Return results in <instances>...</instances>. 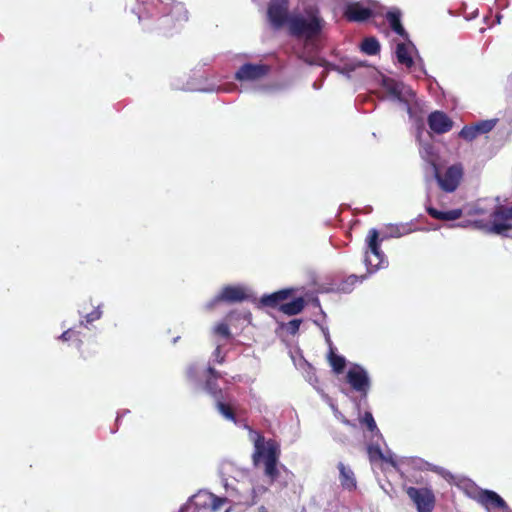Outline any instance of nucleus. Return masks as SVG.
Returning a JSON list of instances; mask_svg holds the SVG:
<instances>
[{"label": "nucleus", "instance_id": "ea45409f", "mask_svg": "<svg viewBox=\"0 0 512 512\" xmlns=\"http://www.w3.org/2000/svg\"><path fill=\"white\" fill-rule=\"evenodd\" d=\"M186 373H187V377H188L189 379H194V378L196 377V373H197V371H196V368H195L194 366H191V367H189V368L187 369V372H186Z\"/></svg>", "mask_w": 512, "mask_h": 512}, {"label": "nucleus", "instance_id": "79ce46f5", "mask_svg": "<svg viewBox=\"0 0 512 512\" xmlns=\"http://www.w3.org/2000/svg\"><path fill=\"white\" fill-rule=\"evenodd\" d=\"M87 344L90 345V346H93L94 342L90 338H88Z\"/></svg>", "mask_w": 512, "mask_h": 512}, {"label": "nucleus", "instance_id": "5701e85b", "mask_svg": "<svg viewBox=\"0 0 512 512\" xmlns=\"http://www.w3.org/2000/svg\"><path fill=\"white\" fill-rule=\"evenodd\" d=\"M361 50L367 55H377L380 52L379 41L375 37H366L361 43Z\"/></svg>", "mask_w": 512, "mask_h": 512}, {"label": "nucleus", "instance_id": "a878e982", "mask_svg": "<svg viewBox=\"0 0 512 512\" xmlns=\"http://www.w3.org/2000/svg\"><path fill=\"white\" fill-rule=\"evenodd\" d=\"M218 380L206 379L204 383L205 391L211 395L215 401L219 398H223V390L219 387Z\"/></svg>", "mask_w": 512, "mask_h": 512}, {"label": "nucleus", "instance_id": "aec40b11", "mask_svg": "<svg viewBox=\"0 0 512 512\" xmlns=\"http://www.w3.org/2000/svg\"><path fill=\"white\" fill-rule=\"evenodd\" d=\"M306 302L303 297H298L288 303L280 305L279 310L289 316L297 315L303 311Z\"/></svg>", "mask_w": 512, "mask_h": 512}, {"label": "nucleus", "instance_id": "412c9836", "mask_svg": "<svg viewBox=\"0 0 512 512\" xmlns=\"http://www.w3.org/2000/svg\"><path fill=\"white\" fill-rule=\"evenodd\" d=\"M396 58L400 64L405 65L407 68H411L414 65V60L411 57L408 47L405 43L397 44Z\"/></svg>", "mask_w": 512, "mask_h": 512}, {"label": "nucleus", "instance_id": "1a4fd4ad", "mask_svg": "<svg viewBox=\"0 0 512 512\" xmlns=\"http://www.w3.org/2000/svg\"><path fill=\"white\" fill-rule=\"evenodd\" d=\"M347 383L362 397H366L370 389V380L367 372L359 365H354L346 374Z\"/></svg>", "mask_w": 512, "mask_h": 512}, {"label": "nucleus", "instance_id": "9d476101", "mask_svg": "<svg viewBox=\"0 0 512 512\" xmlns=\"http://www.w3.org/2000/svg\"><path fill=\"white\" fill-rule=\"evenodd\" d=\"M247 299L245 290L240 286H225L221 293L217 295L209 304L208 308L212 309L219 302L237 303Z\"/></svg>", "mask_w": 512, "mask_h": 512}, {"label": "nucleus", "instance_id": "bb28decb", "mask_svg": "<svg viewBox=\"0 0 512 512\" xmlns=\"http://www.w3.org/2000/svg\"><path fill=\"white\" fill-rule=\"evenodd\" d=\"M384 86H385L386 91L391 96H393L395 99H397L399 101H403V97H402L403 85L402 84H400L392 79H389L384 82Z\"/></svg>", "mask_w": 512, "mask_h": 512}, {"label": "nucleus", "instance_id": "f704fd0d", "mask_svg": "<svg viewBox=\"0 0 512 512\" xmlns=\"http://www.w3.org/2000/svg\"><path fill=\"white\" fill-rule=\"evenodd\" d=\"M391 235L393 237H401L410 232V229L406 225H396L390 228Z\"/></svg>", "mask_w": 512, "mask_h": 512}, {"label": "nucleus", "instance_id": "4be33fe9", "mask_svg": "<svg viewBox=\"0 0 512 512\" xmlns=\"http://www.w3.org/2000/svg\"><path fill=\"white\" fill-rule=\"evenodd\" d=\"M328 362L336 374L342 373L346 366V359L343 356L336 354L332 347L328 354Z\"/></svg>", "mask_w": 512, "mask_h": 512}, {"label": "nucleus", "instance_id": "6e6552de", "mask_svg": "<svg viewBox=\"0 0 512 512\" xmlns=\"http://www.w3.org/2000/svg\"><path fill=\"white\" fill-rule=\"evenodd\" d=\"M267 15L274 28L279 29L286 25L291 17L289 16V0H270Z\"/></svg>", "mask_w": 512, "mask_h": 512}, {"label": "nucleus", "instance_id": "ddd939ff", "mask_svg": "<svg viewBox=\"0 0 512 512\" xmlns=\"http://www.w3.org/2000/svg\"><path fill=\"white\" fill-rule=\"evenodd\" d=\"M478 502L486 507V509L502 510L507 508L506 501L492 490H480L478 493Z\"/></svg>", "mask_w": 512, "mask_h": 512}, {"label": "nucleus", "instance_id": "0eeeda50", "mask_svg": "<svg viewBox=\"0 0 512 512\" xmlns=\"http://www.w3.org/2000/svg\"><path fill=\"white\" fill-rule=\"evenodd\" d=\"M189 19L188 11L181 2L172 1L164 14L163 25L167 30L181 29Z\"/></svg>", "mask_w": 512, "mask_h": 512}, {"label": "nucleus", "instance_id": "20e7f679", "mask_svg": "<svg viewBox=\"0 0 512 512\" xmlns=\"http://www.w3.org/2000/svg\"><path fill=\"white\" fill-rule=\"evenodd\" d=\"M490 218L493 220V234L507 236V231L512 230V203L497 204Z\"/></svg>", "mask_w": 512, "mask_h": 512}, {"label": "nucleus", "instance_id": "473e14b6", "mask_svg": "<svg viewBox=\"0 0 512 512\" xmlns=\"http://www.w3.org/2000/svg\"><path fill=\"white\" fill-rule=\"evenodd\" d=\"M214 332L217 335H220L226 339H229L231 337L230 328L226 323L217 324L216 327L214 328Z\"/></svg>", "mask_w": 512, "mask_h": 512}, {"label": "nucleus", "instance_id": "2f4dec72", "mask_svg": "<svg viewBox=\"0 0 512 512\" xmlns=\"http://www.w3.org/2000/svg\"><path fill=\"white\" fill-rule=\"evenodd\" d=\"M472 225L474 228L482 230L486 233L493 234L492 227L493 226V220L490 219V221L485 220H475L472 222Z\"/></svg>", "mask_w": 512, "mask_h": 512}, {"label": "nucleus", "instance_id": "c9c22d12", "mask_svg": "<svg viewBox=\"0 0 512 512\" xmlns=\"http://www.w3.org/2000/svg\"><path fill=\"white\" fill-rule=\"evenodd\" d=\"M302 323V320L301 319H293L291 321H289L287 324H286V330L289 334L291 335H295L298 333L299 331V328H300V325Z\"/></svg>", "mask_w": 512, "mask_h": 512}, {"label": "nucleus", "instance_id": "c03bdc74", "mask_svg": "<svg viewBox=\"0 0 512 512\" xmlns=\"http://www.w3.org/2000/svg\"><path fill=\"white\" fill-rule=\"evenodd\" d=\"M344 423L347 424V425H350V421L349 420H344Z\"/></svg>", "mask_w": 512, "mask_h": 512}, {"label": "nucleus", "instance_id": "423d86ee", "mask_svg": "<svg viewBox=\"0 0 512 512\" xmlns=\"http://www.w3.org/2000/svg\"><path fill=\"white\" fill-rule=\"evenodd\" d=\"M463 167L461 164L449 166L444 173L436 171L435 178L439 187L446 193L454 192L463 178Z\"/></svg>", "mask_w": 512, "mask_h": 512}, {"label": "nucleus", "instance_id": "a211bd4d", "mask_svg": "<svg viewBox=\"0 0 512 512\" xmlns=\"http://www.w3.org/2000/svg\"><path fill=\"white\" fill-rule=\"evenodd\" d=\"M338 469L340 473V483L341 486L346 490H354L356 489L357 482L355 478V474L351 468L345 466L342 462L338 463Z\"/></svg>", "mask_w": 512, "mask_h": 512}, {"label": "nucleus", "instance_id": "dca6fc26", "mask_svg": "<svg viewBox=\"0 0 512 512\" xmlns=\"http://www.w3.org/2000/svg\"><path fill=\"white\" fill-rule=\"evenodd\" d=\"M80 336H81L80 331H77L74 328H70L61 334L60 339L62 341L73 342L75 344V346L80 350L81 356L83 357V359L87 360L93 356L95 351L93 353H91L89 350L81 349V346L83 345V340L81 339Z\"/></svg>", "mask_w": 512, "mask_h": 512}, {"label": "nucleus", "instance_id": "4c0bfd02", "mask_svg": "<svg viewBox=\"0 0 512 512\" xmlns=\"http://www.w3.org/2000/svg\"><path fill=\"white\" fill-rule=\"evenodd\" d=\"M431 470L440 474L442 477H444L447 480L453 479V475L449 471L445 470L444 468L435 466Z\"/></svg>", "mask_w": 512, "mask_h": 512}, {"label": "nucleus", "instance_id": "f3484780", "mask_svg": "<svg viewBox=\"0 0 512 512\" xmlns=\"http://www.w3.org/2000/svg\"><path fill=\"white\" fill-rule=\"evenodd\" d=\"M426 212L430 217L441 221H455L462 217L463 211L460 208L448 211H440L432 206L426 207Z\"/></svg>", "mask_w": 512, "mask_h": 512}, {"label": "nucleus", "instance_id": "37998d69", "mask_svg": "<svg viewBox=\"0 0 512 512\" xmlns=\"http://www.w3.org/2000/svg\"><path fill=\"white\" fill-rule=\"evenodd\" d=\"M203 496L208 497V498H211V497H212V494H204Z\"/></svg>", "mask_w": 512, "mask_h": 512}, {"label": "nucleus", "instance_id": "7ed1b4c3", "mask_svg": "<svg viewBox=\"0 0 512 512\" xmlns=\"http://www.w3.org/2000/svg\"><path fill=\"white\" fill-rule=\"evenodd\" d=\"M383 239L379 238L377 229L372 228L369 230L366 237V251H365V264L369 272L382 268L385 261V255L380 248V242Z\"/></svg>", "mask_w": 512, "mask_h": 512}, {"label": "nucleus", "instance_id": "c756f323", "mask_svg": "<svg viewBox=\"0 0 512 512\" xmlns=\"http://www.w3.org/2000/svg\"><path fill=\"white\" fill-rule=\"evenodd\" d=\"M498 120L497 119H487V120H481L474 125L475 130L479 135L486 134L494 129L496 126Z\"/></svg>", "mask_w": 512, "mask_h": 512}, {"label": "nucleus", "instance_id": "2eb2a0df", "mask_svg": "<svg viewBox=\"0 0 512 512\" xmlns=\"http://www.w3.org/2000/svg\"><path fill=\"white\" fill-rule=\"evenodd\" d=\"M292 292V289H282L269 295H263L260 299V303L266 307L279 309L283 301L287 300L292 295Z\"/></svg>", "mask_w": 512, "mask_h": 512}, {"label": "nucleus", "instance_id": "6ab92c4d", "mask_svg": "<svg viewBox=\"0 0 512 512\" xmlns=\"http://www.w3.org/2000/svg\"><path fill=\"white\" fill-rule=\"evenodd\" d=\"M386 19L389 22L391 29L403 38H407L408 34L401 24V12L399 10L388 11Z\"/></svg>", "mask_w": 512, "mask_h": 512}, {"label": "nucleus", "instance_id": "f257e3e1", "mask_svg": "<svg viewBox=\"0 0 512 512\" xmlns=\"http://www.w3.org/2000/svg\"><path fill=\"white\" fill-rule=\"evenodd\" d=\"M325 21L317 8L305 9V15H292L287 23L291 36L304 39L306 44L316 39L324 28Z\"/></svg>", "mask_w": 512, "mask_h": 512}, {"label": "nucleus", "instance_id": "72a5a7b5", "mask_svg": "<svg viewBox=\"0 0 512 512\" xmlns=\"http://www.w3.org/2000/svg\"><path fill=\"white\" fill-rule=\"evenodd\" d=\"M102 316V311L100 310V306H97L92 312L87 313L84 316V321L86 324H90L98 319H100Z\"/></svg>", "mask_w": 512, "mask_h": 512}, {"label": "nucleus", "instance_id": "c85d7f7f", "mask_svg": "<svg viewBox=\"0 0 512 512\" xmlns=\"http://www.w3.org/2000/svg\"><path fill=\"white\" fill-rule=\"evenodd\" d=\"M360 424L365 425L367 430L371 432L373 435H380V430L378 429L371 412L366 411L363 414V416L360 418Z\"/></svg>", "mask_w": 512, "mask_h": 512}, {"label": "nucleus", "instance_id": "7c9ffc66", "mask_svg": "<svg viewBox=\"0 0 512 512\" xmlns=\"http://www.w3.org/2000/svg\"><path fill=\"white\" fill-rule=\"evenodd\" d=\"M459 137L466 141H473L478 137L474 125H466L459 132Z\"/></svg>", "mask_w": 512, "mask_h": 512}, {"label": "nucleus", "instance_id": "e433bc0d", "mask_svg": "<svg viewBox=\"0 0 512 512\" xmlns=\"http://www.w3.org/2000/svg\"><path fill=\"white\" fill-rule=\"evenodd\" d=\"M206 371L208 373V377L206 379L219 380L222 377L221 373L217 371L214 367L209 366Z\"/></svg>", "mask_w": 512, "mask_h": 512}, {"label": "nucleus", "instance_id": "9b49d317", "mask_svg": "<svg viewBox=\"0 0 512 512\" xmlns=\"http://www.w3.org/2000/svg\"><path fill=\"white\" fill-rule=\"evenodd\" d=\"M269 67L264 64L246 63L242 65L235 74V78L239 81H254L267 75Z\"/></svg>", "mask_w": 512, "mask_h": 512}, {"label": "nucleus", "instance_id": "f8f14e48", "mask_svg": "<svg viewBox=\"0 0 512 512\" xmlns=\"http://www.w3.org/2000/svg\"><path fill=\"white\" fill-rule=\"evenodd\" d=\"M427 123L429 128L436 134L447 133L453 127V121L442 111H434L430 113Z\"/></svg>", "mask_w": 512, "mask_h": 512}, {"label": "nucleus", "instance_id": "f03ea898", "mask_svg": "<svg viewBox=\"0 0 512 512\" xmlns=\"http://www.w3.org/2000/svg\"><path fill=\"white\" fill-rule=\"evenodd\" d=\"M254 446V462L257 463L260 458H263L266 476H268L271 481H275L279 476V471L277 469V462L279 457L278 444L274 440H268L265 442L264 436L257 433Z\"/></svg>", "mask_w": 512, "mask_h": 512}, {"label": "nucleus", "instance_id": "cd10ccee", "mask_svg": "<svg viewBox=\"0 0 512 512\" xmlns=\"http://www.w3.org/2000/svg\"><path fill=\"white\" fill-rule=\"evenodd\" d=\"M360 278L355 275H349L337 285V290L343 293H349L353 290L354 286L359 282Z\"/></svg>", "mask_w": 512, "mask_h": 512}, {"label": "nucleus", "instance_id": "39448f33", "mask_svg": "<svg viewBox=\"0 0 512 512\" xmlns=\"http://www.w3.org/2000/svg\"><path fill=\"white\" fill-rule=\"evenodd\" d=\"M406 494L415 505L417 512H432L436 505V497L431 488L407 487Z\"/></svg>", "mask_w": 512, "mask_h": 512}, {"label": "nucleus", "instance_id": "58836bf2", "mask_svg": "<svg viewBox=\"0 0 512 512\" xmlns=\"http://www.w3.org/2000/svg\"><path fill=\"white\" fill-rule=\"evenodd\" d=\"M213 354L215 356V359H216L217 363L223 364L225 362V355H223L221 353V346L220 345H218L216 347V349L214 350Z\"/></svg>", "mask_w": 512, "mask_h": 512}, {"label": "nucleus", "instance_id": "393cba45", "mask_svg": "<svg viewBox=\"0 0 512 512\" xmlns=\"http://www.w3.org/2000/svg\"><path fill=\"white\" fill-rule=\"evenodd\" d=\"M367 454L370 462L372 463L377 461H385L394 464L392 459H388L387 457L384 456L381 448L378 445H369L367 447Z\"/></svg>", "mask_w": 512, "mask_h": 512}, {"label": "nucleus", "instance_id": "b1692460", "mask_svg": "<svg viewBox=\"0 0 512 512\" xmlns=\"http://www.w3.org/2000/svg\"><path fill=\"white\" fill-rule=\"evenodd\" d=\"M215 406L219 413L225 417L226 419L236 423V414L234 412V409L231 407V405L224 403L223 398H219L215 401Z\"/></svg>", "mask_w": 512, "mask_h": 512}, {"label": "nucleus", "instance_id": "a19ab883", "mask_svg": "<svg viewBox=\"0 0 512 512\" xmlns=\"http://www.w3.org/2000/svg\"><path fill=\"white\" fill-rule=\"evenodd\" d=\"M500 512H512V510L510 509V507L507 505V508H503L502 510H500Z\"/></svg>", "mask_w": 512, "mask_h": 512}, {"label": "nucleus", "instance_id": "4468645a", "mask_svg": "<svg viewBox=\"0 0 512 512\" xmlns=\"http://www.w3.org/2000/svg\"><path fill=\"white\" fill-rule=\"evenodd\" d=\"M372 15L373 11L369 7L359 2L349 4L344 12V16L346 17V19L352 22L366 21Z\"/></svg>", "mask_w": 512, "mask_h": 512}]
</instances>
